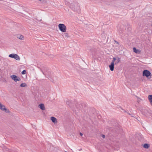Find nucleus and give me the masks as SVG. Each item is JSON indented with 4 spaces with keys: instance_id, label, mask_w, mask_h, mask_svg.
Masks as SVG:
<instances>
[{
    "instance_id": "b1692460",
    "label": "nucleus",
    "mask_w": 152,
    "mask_h": 152,
    "mask_svg": "<svg viewBox=\"0 0 152 152\" xmlns=\"http://www.w3.org/2000/svg\"><path fill=\"white\" fill-rule=\"evenodd\" d=\"M26 72L25 70H23L22 72L21 73L22 75H24L26 73Z\"/></svg>"
},
{
    "instance_id": "aec40b11",
    "label": "nucleus",
    "mask_w": 152,
    "mask_h": 152,
    "mask_svg": "<svg viewBox=\"0 0 152 152\" xmlns=\"http://www.w3.org/2000/svg\"><path fill=\"white\" fill-rule=\"evenodd\" d=\"M27 86V84L25 83H22L20 86L21 87H24Z\"/></svg>"
},
{
    "instance_id": "2f4dec72",
    "label": "nucleus",
    "mask_w": 152,
    "mask_h": 152,
    "mask_svg": "<svg viewBox=\"0 0 152 152\" xmlns=\"http://www.w3.org/2000/svg\"><path fill=\"white\" fill-rule=\"evenodd\" d=\"M123 32V30H121V31H119V32L122 33Z\"/></svg>"
},
{
    "instance_id": "6ab92c4d",
    "label": "nucleus",
    "mask_w": 152,
    "mask_h": 152,
    "mask_svg": "<svg viewBox=\"0 0 152 152\" xmlns=\"http://www.w3.org/2000/svg\"><path fill=\"white\" fill-rule=\"evenodd\" d=\"M6 108L5 106L4 105H2L0 102V109L2 110H4L3 109H5Z\"/></svg>"
},
{
    "instance_id": "7ed1b4c3",
    "label": "nucleus",
    "mask_w": 152,
    "mask_h": 152,
    "mask_svg": "<svg viewBox=\"0 0 152 152\" xmlns=\"http://www.w3.org/2000/svg\"><path fill=\"white\" fill-rule=\"evenodd\" d=\"M71 9L74 11L77 12H80V8L78 4L74 2L70 6Z\"/></svg>"
},
{
    "instance_id": "a211bd4d",
    "label": "nucleus",
    "mask_w": 152,
    "mask_h": 152,
    "mask_svg": "<svg viewBox=\"0 0 152 152\" xmlns=\"http://www.w3.org/2000/svg\"><path fill=\"white\" fill-rule=\"evenodd\" d=\"M143 147L144 148H148L150 147L149 144L147 143H145L143 145Z\"/></svg>"
},
{
    "instance_id": "20e7f679",
    "label": "nucleus",
    "mask_w": 152,
    "mask_h": 152,
    "mask_svg": "<svg viewBox=\"0 0 152 152\" xmlns=\"http://www.w3.org/2000/svg\"><path fill=\"white\" fill-rule=\"evenodd\" d=\"M42 71L43 74L47 78H49L50 77L51 73L47 67H44Z\"/></svg>"
},
{
    "instance_id": "5701e85b",
    "label": "nucleus",
    "mask_w": 152,
    "mask_h": 152,
    "mask_svg": "<svg viewBox=\"0 0 152 152\" xmlns=\"http://www.w3.org/2000/svg\"><path fill=\"white\" fill-rule=\"evenodd\" d=\"M66 104H69L71 103V101L69 100H68L66 102Z\"/></svg>"
},
{
    "instance_id": "473e14b6",
    "label": "nucleus",
    "mask_w": 152,
    "mask_h": 152,
    "mask_svg": "<svg viewBox=\"0 0 152 152\" xmlns=\"http://www.w3.org/2000/svg\"><path fill=\"white\" fill-rule=\"evenodd\" d=\"M136 97L138 98V99H139L140 100H141V99H140V98L139 97H138L137 96H136Z\"/></svg>"
},
{
    "instance_id": "ddd939ff",
    "label": "nucleus",
    "mask_w": 152,
    "mask_h": 152,
    "mask_svg": "<svg viewBox=\"0 0 152 152\" xmlns=\"http://www.w3.org/2000/svg\"><path fill=\"white\" fill-rule=\"evenodd\" d=\"M50 120L52 121V122H53L54 124L57 123V119L56 118L53 116H52L51 117Z\"/></svg>"
},
{
    "instance_id": "2eb2a0df",
    "label": "nucleus",
    "mask_w": 152,
    "mask_h": 152,
    "mask_svg": "<svg viewBox=\"0 0 152 152\" xmlns=\"http://www.w3.org/2000/svg\"><path fill=\"white\" fill-rule=\"evenodd\" d=\"M148 99L152 106V95H149L148 96Z\"/></svg>"
},
{
    "instance_id": "dca6fc26",
    "label": "nucleus",
    "mask_w": 152,
    "mask_h": 152,
    "mask_svg": "<svg viewBox=\"0 0 152 152\" xmlns=\"http://www.w3.org/2000/svg\"><path fill=\"white\" fill-rule=\"evenodd\" d=\"M17 37L21 40H23L24 39V37L21 34H18L17 35Z\"/></svg>"
},
{
    "instance_id": "bb28decb",
    "label": "nucleus",
    "mask_w": 152,
    "mask_h": 152,
    "mask_svg": "<svg viewBox=\"0 0 152 152\" xmlns=\"http://www.w3.org/2000/svg\"><path fill=\"white\" fill-rule=\"evenodd\" d=\"M101 136L103 138H105V135L104 134H102L101 135Z\"/></svg>"
},
{
    "instance_id": "a878e982",
    "label": "nucleus",
    "mask_w": 152,
    "mask_h": 152,
    "mask_svg": "<svg viewBox=\"0 0 152 152\" xmlns=\"http://www.w3.org/2000/svg\"><path fill=\"white\" fill-rule=\"evenodd\" d=\"M11 152H18L16 150H14L12 149Z\"/></svg>"
},
{
    "instance_id": "393cba45",
    "label": "nucleus",
    "mask_w": 152,
    "mask_h": 152,
    "mask_svg": "<svg viewBox=\"0 0 152 152\" xmlns=\"http://www.w3.org/2000/svg\"><path fill=\"white\" fill-rule=\"evenodd\" d=\"M124 110V112L125 113H127V114H128L129 115H131V114L129 113L128 112L126 111V110Z\"/></svg>"
},
{
    "instance_id": "9b49d317",
    "label": "nucleus",
    "mask_w": 152,
    "mask_h": 152,
    "mask_svg": "<svg viewBox=\"0 0 152 152\" xmlns=\"http://www.w3.org/2000/svg\"><path fill=\"white\" fill-rule=\"evenodd\" d=\"M65 4L70 7L75 2L73 0H65Z\"/></svg>"
},
{
    "instance_id": "7c9ffc66",
    "label": "nucleus",
    "mask_w": 152,
    "mask_h": 152,
    "mask_svg": "<svg viewBox=\"0 0 152 152\" xmlns=\"http://www.w3.org/2000/svg\"><path fill=\"white\" fill-rule=\"evenodd\" d=\"M137 102H138L139 103V102H140V99H138V100H137Z\"/></svg>"
},
{
    "instance_id": "f03ea898",
    "label": "nucleus",
    "mask_w": 152,
    "mask_h": 152,
    "mask_svg": "<svg viewBox=\"0 0 152 152\" xmlns=\"http://www.w3.org/2000/svg\"><path fill=\"white\" fill-rule=\"evenodd\" d=\"M140 111L146 117L151 116L152 115V111L149 109L143 108L141 109Z\"/></svg>"
},
{
    "instance_id": "423d86ee",
    "label": "nucleus",
    "mask_w": 152,
    "mask_h": 152,
    "mask_svg": "<svg viewBox=\"0 0 152 152\" xmlns=\"http://www.w3.org/2000/svg\"><path fill=\"white\" fill-rule=\"evenodd\" d=\"M76 106L77 107L79 110L80 109H84V110H86L87 104L83 102L82 103L80 104H76Z\"/></svg>"
},
{
    "instance_id": "6e6552de",
    "label": "nucleus",
    "mask_w": 152,
    "mask_h": 152,
    "mask_svg": "<svg viewBox=\"0 0 152 152\" xmlns=\"http://www.w3.org/2000/svg\"><path fill=\"white\" fill-rule=\"evenodd\" d=\"M9 57L14 58L17 60L19 61L20 58L19 56L17 54L14 53H12L9 55Z\"/></svg>"
},
{
    "instance_id": "39448f33",
    "label": "nucleus",
    "mask_w": 152,
    "mask_h": 152,
    "mask_svg": "<svg viewBox=\"0 0 152 152\" xmlns=\"http://www.w3.org/2000/svg\"><path fill=\"white\" fill-rule=\"evenodd\" d=\"M142 75L143 76L146 77L148 79H150L151 76V74L149 70L145 69L142 72Z\"/></svg>"
},
{
    "instance_id": "cd10ccee",
    "label": "nucleus",
    "mask_w": 152,
    "mask_h": 152,
    "mask_svg": "<svg viewBox=\"0 0 152 152\" xmlns=\"http://www.w3.org/2000/svg\"><path fill=\"white\" fill-rule=\"evenodd\" d=\"M114 41L115 42L116 44H118L119 43L116 40H114Z\"/></svg>"
},
{
    "instance_id": "c85d7f7f",
    "label": "nucleus",
    "mask_w": 152,
    "mask_h": 152,
    "mask_svg": "<svg viewBox=\"0 0 152 152\" xmlns=\"http://www.w3.org/2000/svg\"><path fill=\"white\" fill-rule=\"evenodd\" d=\"M128 27L129 30L130 31L131 29V28L130 27V26H128Z\"/></svg>"
},
{
    "instance_id": "4468645a",
    "label": "nucleus",
    "mask_w": 152,
    "mask_h": 152,
    "mask_svg": "<svg viewBox=\"0 0 152 152\" xmlns=\"http://www.w3.org/2000/svg\"><path fill=\"white\" fill-rule=\"evenodd\" d=\"M39 107L42 110H44L45 109L44 105L42 103H41L39 104Z\"/></svg>"
},
{
    "instance_id": "4be33fe9",
    "label": "nucleus",
    "mask_w": 152,
    "mask_h": 152,
    "mask_svg": "<svg viewBox=\"0 0 152 152\" xmlns=\"http://www.w3.org/2000/svg\"><path fill=\"white\" fill-rule=\"evenodd\" d=\"M68 35V33H65L64 34L63 36L65 37H69Z\"/></svg>"
},
{
    "instance_id": "412c9836",
    "label": "nucleus",
    "mask_w": 152,
    "mask_h": 152,
    "mask_svg": "<svg viewBox=\"0 0 152 152\" xmlns=\"http://www.w3.org/2000/svg\"><path fill=\"white\" fill-rule=\"evenodd\" d=\"M4 110L3 111H5L6 113H9L10 111L8 109H7L6 108L5 109H3Z\"/></svg>"
},
{
    "instance_id": "72a5a7b5",
    "label": "nucleus",
    "mask_w": 152,
    "mask_h": 152,
    "mask_svg": "<svg viewBox=\"0 0 152 152\" xmlns=\"http://www.w3.org/2000/svg\"><path fill=\"white\" fill-rule=\"evenodd\" d=\"M64 152H66V151H65Z\"/></svg>"
},
{
    "instance_id": "f257e3e1",
    "label": "nucleus",
    "mask_w": 152,
    "mask_h": 152,
    "mask_svg": "<svg viewBox=\"0 0 152 152\" xmlns=\"http://www.w3.org/2000/svg\"><path fill=\"white\" fill-rule=\"evenodd\" d=\"M120 61V58L118 57L117 59H116L115 57H113L110 64L109 66V67L110 70L111 71H113L114 68V65H116L118 64Z\"/></svg>"
},
{
    "instance_id": "c756f323",
    "label": "nucleus",
    "mask_w": 152,
    "mask_h": 152,
    "mask_svg": "<svg viewBox=\"0 0 152 152\" xmlns=\"http://www.w3.org/2000/svg\"><path fill=\"white\" fill-rule=\"evenodd\" d=\"M80 136H82L83 135V134L81 132H80Z\"/></svg>"
},
{
    "instance_id": "9d476101",
    "label": "nucleus",
    "mask_w": 152,
    "mask_h": 152,
    "mask_svg": "<svg viewBox=\"0 0 152 152\" xmlns=\"http://www.w3.org/2000/svg\"><path fill=\"white\" fill-rule=\"evenodd\" d=\"M1 147L2 148L3 152H11L12 149H9L3 145H2Z\"/></svg>"
},
{
    "instance_id": "0eeeda50",
    "label": "nucleus",
    "mask_w": 152,
    "mask_h": 152,
    "mask_svg": "<svg viewBox=\"0 0 152 152\" xmlns=\"http://www.w3.org/2000/svg\"><path fill=\"white\" fill-rule=\"evenodd\" d=\"M58 27L59 30L61 32H66V28L64 24L60 23L58 25Z\"/></svg>"
},
{
    "instance_id": "1a4fd4ad",
    "label": "nucleus",
    "mask_w": 152,
    "mask_h": 152,
    "mask_svg": "<svg viewBox=\"0 0 152 152\" xmlns=\"http://www.w3.org/2000/svg\"><path fill=\"white\" fill-rule=\"evenodd\" d=\"M11 78L15 82L19 81L21 80L20 78L15 75H12L10 76Z\"/></svg>"
},
{
    "instance_id": "f3484780",
    "label": "nucleus",
    "mask_w": 152,
    "mask_h": 152,
    "mask_svg": "<svg viewBox=\"0 0 152 152\" xmlns=\"http://www.w3.org/2000/svg\"><path fill=\"white\" fill-rule=\"evenodd\" d=\"M133 51L134 52L137 53H140V51L138 50L135 47H134L133 48Z\"/></svg>"
},
{
    "instance_id": "f8f14e48",
    "label": "nucleus",
    "mask_w": 152,
    "mask_h": 152,
    "mask_svg": "<svg viewBox=\"0 0 152 152\" xmlns=\"http://www.w3.org/2000/svg\"><path fill=\"white\" fill-rule=\"evenodd\" d=\"M119 129V127H118L117 128H114V129H113L112 128H110V130H111L112 132L116 133H118V130Z\"/></svg>"
}]
</instances>
